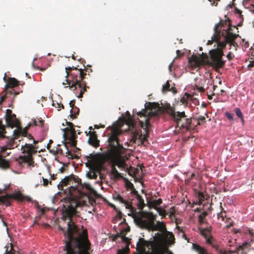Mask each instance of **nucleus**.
Wrapping results in <instances>:
<instances>
[{
  "label": "nucleus",
  "instance_id": "58",
  "mask_svg": "<svg viewBox=\"0 0 254 254\" xmlns=\"http://www.w3.org/2000/svg\"><path fill=\"white\" fill-rule=\"evenodd\" d=\"M249 234H250L251 236H253L254 235V232H253V231L252 229L251 230H249Z\"/></svg>",
  "mask_w": 254,
  "mask_h": 254
},
{
  "label": "nucleus",
  "instance_id": "33",
  "mask_svg": "<svg viewBox=\"0 0 254 254\" xmlns=\"http://www.w3.org/2000/svg\"><path fill=\"white\" fill-rule=\"evenodd\" d=\"M147 206L149 208H153L155 209H157V207H156L155 205V203L153 200H148V199H147Z\"/></svg>",
  "mask_w": 254,
  "mask_h": 254
},
{
  "label": "nucleus",
  "instance_id": "53",
  "mask_svg": "<svg viewBox=\"0 0 254 254\" xmlns=\"http://www.w3.org/2000/svg\"><path fill=\"white\" fill-rule=\"evenodd\" d=\"M60 171L61 172V173H63L64 172L65 170V169L64 167H61L60 169Z\"/></svg>",
  "mask_w": 254,
  "mask_h": 254
},
{
  "label": "nucleus",
  "instance_id": "51",
  "mask_svg": "<svg viewBox=\"0 0 254 254\" xmlns=\"http://www.w3.org/2000/svg\"><path fill=\"white\" fill-rule=\"evenodd\" d=\"M227 58L229 60H231L232 59V53L231 52H229L227 54Z\"/></svg>",
  "mask_w": 254,
  "mask_h": 254
},
{
  "label": "nucleus",
  "instance_id": "34",
  "mask_svg": "<svg viewBox=\"0 0 254 254\" xmlns=\"http://www.w3.org/2000/svg\"><path fill=\"white\" fill-rule=\"evenodd\" d=\"M197 195V198L199 199V203L200 204L205 199L204 194L202 192L199 191Z\"/></svg>",
  "mask_w": 254,
  "mask_h": 254
},
{
  "label": "nucleus",
  "instance_id": "40",
  "mask_svg": "<svg viewBox=\"0 0 254 254\" xmlns=\"http://www.w3.org/2000/svg\"><path fill=\"white\" fill-rule=\"evenodd\" d=\"M225 116L229 120L232 121L233 120V114L229 112H226L225 113Z\"/></svg>",
  "mask_w": 254,
  "mask_h": 254
},
{
  "label": "nucleus",
  "instance_id": "16",
  "mask_svg": "<svg viewBox=\"0 0 254 254\" xmlns=\"http://www.w3.org/2000/svg\"><path fill=\"white\" fill-rule=\"evenodd\" d=\"M90 136L88 139V143L94 147L99 146V140L97 139V135L95 131H89Z\"/></svg>",
  "mask_w": 254,
  "mask_h": 254
},
{
  "label": "nucleus",
  "instance_id": "47",
  "mask_svg": "<svg viewBox=\"0 0 254 254\" xmlns=\"http://www.w3.org/2000/svg\"><path fill=\"white\" fill-rule=\"evenodd\" d=\"M249 245L251 249L254 250V239L251 240V241L249 243Z\"/></svg>",
  "mask_w": 254,
  "mask_h": 254
},
{
  "label": "nucleus",
  "instance_id": "20",
  "mask_svg": "<svg viewBox=\"0 0 254 254\" xmlns=\"http://www.w3.org/2000/svg\"><path fill=\"white\" fill-rule=\"evenodd\" d=\"M136 198L137 199L138 201L137 206L138 209L140 210V211H143L142 210L144 208V206H145V204L144 203L143 198L140 195H138L137 197H136Z\"/></svg>",
  "mask_w": 254,
  "mask_h": 254
},
{
  "label": "nucleus",
  "instance_id": "44",
  "mask_svg": "<svg viewBox=\"0 0 254 254\" xmlns=\"http://www.w3.org/2000/svg\"><path fill=\"white\" fill-rule=\"evenodd\" d=\"M153 201L156 207H157V206L160 205L162 203V200L161 198H159L157 200H154Z\"/></svg>",
  "mask_w": 254,
  "mask_h": 254
},
{
  "label": "nucleus",
  "instance_id": "26",
  "mask_svg": "<svg viewBox=\"0 0 254 254\" xmlns=\"http://www.w3.org/2000/svg\"><path fill=\"white\" fill-rule=\"evenodd\" d=\"M32 122V124L36 126L43 127L44 124V121L41 118L37 120H33Z\"/></svg>",
  "mask_w": 254,
  "mask_h": 254
},
{
  "label": "nucleus",
  "instance_id": "37",
  "mask_svg": "<svg viewBox=\"0 0 254 254\" xmlns=\"http://www.w3.org/2000/svg\"><path fill=\"white\" fill-rule=\"evenodd\" d=\"M129 187L132 189V191H131V193L132 194H133L134 195H135L136 196V197H137L138 195H140L138 192V191L137 190H136L134 189V187H133V185L132 184H131V183H130L129 184Z\"/></svg>",
  "mask_w": 254,
  "mask_h": 254
},
{
  "label": "nucleus",
  "instance_id": "54",
  "mask_svg": "<svg viewBox=\"0 0 254 254\" xmlns=\"http://www.w3.org/2000/svg\"><path fill=\"white\" fill-rule=\"evenodd\" d=\"M176 228L179 231L183 232V228H181L180 226H177Z\"/></svg>",
  "mask_w": 254,
  "mask_h": 254
},
{
  "label": "nucleus",
  "instance_id": "46",
  "mask_svg": "<svg viewBox=\"0 0 254 254\" xmlns=\"http://www.w3.org/2000/svg\"><path fill=\"white\" fill-rule=\"evenodd\" d=\"M218 218H221L222 220H224V218L226 217L225 212H221L218 214Z\"/></svg>",
  "mask_w": 254,
  "mask_h": 254
},
{
  "label": "nucleus",
  "instance_id": "64",
  "mask_svg": "<svg viewBox=\"0 0 254 254\" xmlns=\"http://www.w3.org/2000/svg\"><path fill=\"white\" fill-rule=\"evenodd\" d=\"M183 238H184L185 239H186V240H187V239H188V238L187 237L186 235L185 234H183Z\"/></svg>",
  "mask_w": 254,
  "mask_h": 254
},
{
  "label": "nucleus",
  "instance_id": "57",
  "mask_svg": "<svg viewBox=\"0 0 254 254\" xmlns=\"http://www.w3.org/2000/svg\"><path fill=\"white\" fill-rule=\"evenodd\" d=\"M57 104L58 105V106L57 107L58 108H61L62 109H64V106L63 104H59V103H58Z\"/></svg>",
  "mask_w": 254,
  "mask_h": 254
},
{
  "label": "nucleus",
  "instance_id": "11",
  "mask_svg": "<svg viewBox=\"0 0 254 254\" xmlns=\"http://www.w3.org/2000/svg\"><path fill=\"white\" fill-rule=\"evenodd\" d=\"M212 227L211 226H207L206 228H198L199 234L206 240V243L207 244L211 245L213 248L215 249L218 246L212 243L213 237L211 234Z\"/></svg>",
  "mask_w": 254,
  "mask_h": 254
},
{
  "label": "nucleus",
  "instance_id": "30",
  "mask_svg": "<svg viewBox=\"0 0 254 254\" xmlns=\"http://www.w3.org/2000/svg\"><path fill=\"white\" fill-rule=\"evenodd\" d=\"M86 158L87 159V161L90 163H94L97 159L96 156L95 155L90 154L89 156H87Z\"/></svg>",
  "mask_w": 254,
  "mask_h": 254
},
{
  "label": "nucleus",
  "instance_id": "43",
  "mask_svg": "<svg viewBox=\"0 0 254 254\" xmlns=\"http://www.w3.org/2000/svg\"><path fill=\"white\" fill-rule=\"evenodd\" d=\"M156 210L158 211L160 215L163 216H165V211L164 210L161 209L160 208H158V207Z\"/></svg>",
  "mask_w": 254,
  "mask_h": 254
},
{
  "label": "nucleus",
  "instance_id": "8",
  "mask_svg": "<svg viewBox=\"0 0 254 254\" xmlns=\"http://www.w3.org/2000/svg\"><path fill=\"white\" fill-rule=\"evenodd\" d=\"M39 147L37 145H33L32 143H25L21 146L22 153L23 155H20L16 161L21 166L27 164L28 166H32L34 163L33 155L37 152Z\"/></svg>",
  "mask_w": 254,
  "mask_h": 254
},
{
  "label": "nucleus",
  "instance_id": "36",
  "mask_svg": "<svg viewBox=\"0 0 254 254\" xmlns=\"http://www.w3.org/2000/svg\"><path fill=\"white\" fill-rule=\"evenodd\" d=\"M42 179L43 182L42 185L44 187L48 186L49 184L51 185H52L51 181H49L48 179H45L44 177H42Z\"/></svg>",
  "mask_w": 254,
  "mask_h": 254
},
{
  "label": "nucleus",
  "instance_id": "21",
  "mask_svg": "<svg viewBox=\"0 0 254 254\" xmlns=\"http://www.w3.org/2000/svg\"><path fill=\"white\" fill-rule=\"evenodd\" d=\"M111 174L115 179H119L122 177L121 174L118 171L114 165L112 167Z\"/></svg>",
  "mask_w": 254,
  "mask_h": 254
},
{
  "label": "nucleus",
  "instance_id": "28",
  "mask_svg": "<svg viewBox=\"0 0 254 254\" xmlns=\"http://www.w3.org/2000/svg\"><path fill=\"white\" fill-rule=\"evenodd\" d=\"M88 178L90 179H97L98 175L95 171H90L87 173Z\"/></svg>",
  "mask_w": 254,
  "mask_h": 254
},
{
  "label": "nucleus",
  "instance_id": "9",
  "mask_svg": "<svg viewBox=\"0 0 254 254\" xmlns=\"http://www.w3.org/2000/svg\"><path fill=\"white\" fill-rule=\"evenodd\" d=\"M12 200H15L20 202L24 201H31V198L28 196L23 195L19 191L11 194L6 193L5 195H0V202L5 206H10Z\"/></svg>",
  "mask_w": 254,
  "mask_h": 254
},
{
  "label": "nucleus",
  "instance_id": "25",
  "mask_svg": "<svg viewBox=\"0 0 254 254\" xmlns=\"http://www.w3.org/2000/svg\"><path fill=\"white\" fill-rule=\"evenodd\" d=\"M70 117L72 118H75L76 116L78 115L79 112V109L78 108L75 107L73 109L70 110Z\"/></svg>",
  "mask_w": 254,
  "mask_h": 254
},
{
  "label": "nucleus",
  "instance_id": "6",
  "mask_svg": "<svg viewBox=\"0 0 254 254\" xmlns=\"http://www.w3.org/2000/svg\"><path fill=\"white\" fill-rule=\"evenodd\" d=\"M108 129L111 132L108 133V142L110 148L107 151V154L110 156H117L121 153L122 150L124 149L122 144L120 143L118 136L122 134L118 124L115 123L112 126L109 127Z\"/></svg>",
  "mask_w": 254,
  "mask_h": 254
},
{
  "label": "nucleus",
  "instance_id": "50",
  "mask_svg": "<svg viewBox=\"0 0 254 254\" xmlns=\"http://www.w3.org/2000/svg\"><path fill=\"white\" fill-rule=\"evenodd\" d=\"M214 34L213 35V37H212L211 40H208L207 42V45H211L212 44L213 42H215L217 43V42L215 40H213V38L214 37Z\"/></svg>",
  "mask_w": 254,
  "mask_h": 254
},
{
  "label": "nucleus",
  "instance_id": "42",
  "mask_svg": "<svg viewBox=\"0 0 254 254\" xmlns=\"http://www.w3.org/2000/svg\"><path fill=\"white\" fill-rule=\"evenodd\" d=\"M195 89L197 90L198 92L203 93L204 92L205 89L202 86H199L197 85H195Z\"/></svg>",
  "mask_w": 254,
  "mask_h": 254
},
{
  "label": "nucleus",
  "instance_id": "45",
  "mask_svg": "<svg viewBox=\"0 0 254 254\" xmlns=\"http://www.w3.org/2000/svg\"><path fill=\"white\" fill-rule=\"evenodd\" d=\"M10 184L5 185L1 191L3 192H4L5 191H7V190H10Z\"/></svg>",
  "mask_w": 254,
  "mask_h": 254
},
{
  "label": "nucleus",
  "instance_id": "1",
  "mask_svg": "<svg viewBox=\"0 0 254 254\" xmlns=\"http://www.w3.org/2000/svg\"><path fill=\"white\" fill-rule=\"evenodd\" d=\"M233 29L238 28L235 26L231 25V22L229 19L228 21L221 20L216 24L214 27V36L213 40L217 42L218 48L211 50L209 51L210 58L211 62L208 61L207 64L209 65L216 68H221L225 64V61L222 60L224 55L223 49L225 48L227 44L230 46L235 47L236 50L237 44L235 40L239 36L233 33Z\"/></svg>",
  "mask_w": 254,
  "mask_h": 254
},
{
  "label": "nucleus",
  "instance_id": "13",
  "mask_svg": "<svg viewBox=\"0 0 254 254\" xmlns=\"http://www.w3.org/2000/svg\"><path fill=\"white\" fill-rule=\"evenodd\" d=\"M215 250L220 254H247L242 246L239 247L236 251H227L219 247H216Z\"/></svg>",
  "mask_w": 254,
  "mask_h": 254
},
{
  "label": "nucleus",
  "instance_id": "60",
  "mask_svg": "<svg viewBox=\"0 0 254 254\" xmlns=\"http://www.w3.org/2000/svg\"><path fill=\"white\" fill-rule=\"evenodd\" d=\"M85 70L86 72H92V69L91 68H90V69L85 68Z\"/></svg>",
  "mask_w": 254,
  "mask_h": 254
},
{
  "label": "nucleus",
  "instance_id": "12",
  "mask_svg": "<svg viewBox=\"0 0 254 254\" xmlns=\"http://www.w3.org/2000/svg\"><path fill=\"white\" fill-rule=\"evenodd\" d=\"M66 124L68 126V127H70V129H69L68 127L64 129V136H66L65 131L67 130H69L71 134V135L69 137V139L72 142V145L75 146H76V141L75 140L76 135L75 133L76 131L73 127L74 125L72 123L68 122L67 121H66Z\"/></svg>",
  "mask_w": 254,
  "mask_h": 254
},
{
  "label": "nucleus",
  "instance_id": "31",
  "mask_svg": "<svg viewBox=\"0 0 254 254\" xmlns=\"http://www.w3.org/2000/svg\"><path fill=\"white\" fill-rule=\"evenodd\" d=\"M170 84L169 83V81L166 82V84L164 85L162 87V92H165L166 91H170Z\"/></svg>",
  "mask_w": 254,
  "mask_h": 254
},
{
  "label": "nucleus",
  "instance_id": "27",
  "mask_svg": "<svg viewBox=\"0 0 254 254\" xmlns=\"http://www.w3.org/2000/svg\"><path fill=\"white\" fill-rule=\"evenodd\" d=\"M207 215V212L203 211L198 216V221L200 224H202L204 222V219Z\"/></svg>",
  "mask_w": 254,
  "mask_h": 254
},
{
  "label": "nucleus",
  "instance_id": "41",
  "mask_svg": "<svg viewBox=\"0 0 254 254\" xmlns=\"http://www.w3.org/2000/svg\"><path fill=\"white\" fill-rule=\"evenodd\" d=\"M188 98H189V99L191 100L192 101V102L194 104L197 105V104H198V103H199L198 100L197 99H196V98H193V96L189 95Z\"/></svg>",
  "mask_w": 254,
  "mask_h": 254
},
{
  "label": "nucleus",
  "instance_id": "39",
  "mask_svg": "<svg viewBox=\"0 0 254 254\" xmlns=\"http://www.w3.org/2000/svg\"><path fill=\"white\" fill-rule=\"evenodd\" d=\"M162 237H163V236H162V234L157 233L156 234L154 239L158 241H161L162 239Z\"/></svg>",
  "mask_w": 254,
  "mask_h": 254
},
{
  "label": "nucleus",
  "instance_id": "5",
  "mask_svg": "<svg viewBox=\"0 0 254 254\" xmlns=\"http://www.w3.org/2000/svg\"><path fill=\"white\" fill-rule=\"evenodd\" d=\"M156 215L151 212L139 211L136 214L134 220L137 226L141 228L151 231H159L161 233L167 232L165 223L157 221L156 223Z\"/></svg>",
  "mask_w": 254,
  "mask_h": 254
},
{
  "label": "nucleus",
  "instance_id": "23",
  "mask_svg": "<svg viewBox=\"0 0 254 254\" xmlns=\"http://www.w3.org/2000/svg\"><path fill=\"white\" fill-rule=\"evenodd\" d=\"M115 165L122 169H127V165L124 161L118 160L115 162Z\"/></svg>",
  "mask_w": 254,
  "mask_h": 254
},
{
  "label": "nucleus",
  "instance_id": "35",
  "mask_svg": "<svg viewBox=\"0 0 254 254\" xmlns=\"http://www.w3.org/2000/svg\"><path fill=\"white\" fill-rule=\"evenodd\" d=\"M196 120L197 121V125H200L201 124L200 122H205V118L202 116H199L198 117L196 118Z\"/></svg>",
  "mask_w": 254,
  "mask_h": 254
},
{
  "label": "nucleus",
  "instance_id": "48",
  "mask_svg": "<svg viewBox=\"0 0 254 254\" xmlns=\"http://www.w3.org/2000/svg\"><path fill=\"white\" fill-rule=\"evenodd\" d=\"M69 104L70 107L71 108V109H73V108H74L75 107L74 105L75 100L70 101Z\"/></svg>",
  "mask_w": 254,
  "mask_h": 254
},
{
  "label": "nucleus",
  "instance_id": "38",
  "mask_svg": "<svg viewBox=\"0 0 254 254\" xmlns=\"http://www.w3.org/2000/svg\"><path fill=\"white\" fill-rule=\"evenodd\" d=\"M137 246H140L141 247H144L146 246V242L143 239L140 238L139 239V242L137 243Z\"/></svg>",
  "mask_w": 254,
  "mask_h": 254
},
{
  "label": "nucleus",
  "instance_id": "62",
  "mask_svg": "<svg viewBox=\"0 0 254 254\" xmlns=\"http://www.w3.org/2000/svg\"><path fill=\"white\" fill-rule=\"evenodd\" d=\"M56 179V177L54 176V175H51V180H54Z\"/></svg>",
  "mask_w": 254,
  "mask_h": 254
},
{
  "label": "nucleus",
  "instance_id": "24",
  "mask_svg": "<svg viewBox=\"0 0 254 254\" xmlns=\"http://www.w3.org/2000/svg\"><path fill=\"white\" fill-rule=\"evenodd\" d=\"M234 111H235L236 115L238 116V117H239V118L241 119L242 124L244 125L245 121H244L243 115L242 114V113L241 110L238 108H236L235 109Z\"/></svg>",
  "mask_w": 254,
  "mask_h": 254
},
{
  "label": "nucleus",
  "instance_id": "7",
  "mask_svg": "<svg viewBox=\"0 0 254 254\" xmlns=\"http://www.w3.org/2000/svg\"><path fill=\"white\" fill-rule=\"evenodd\" d=\"M167 112L173 117L177 127L180 129L187 131L195 129L196 126L192 124L191 118H188L185 112H176L174 107L169 106L167 109Z\"/></svg>",
  "mask_w": 254,
  "mask_h": 254
},
{
  "label": "nucleus",
  "instance_id": "29",
  "mask_svg": "<svg viewBox=\"0 0 254 254\" xmlns=\"http://www.w3.org/2000/svg\"><path fill=\"white\" fill-rule=\"evenodd\" d=\"M50 152H53L55 154L62 155L63 154V150L60 148L59 145L56 147L55 150L53 149L50 150Z\"/></svg>",
  "mask_w": 254,
  "mask_h": 254
},
{
  "label": "nucleus",
  "instance_id": "17",
  "mask_svg": "<svg viewBox=\"0 0 254 254\" xmlns=\"http://www.w3.org/2000/svg\"><path fill=\"white\" fill-rule=\"evenodd\" d=\"M113 198L115 200L124 204L127 209H133L131 202L124 200L120 194L117 193L114 194L113 195Z\"/></svg>",
  "mask_w": 254,
  "mask_h": 254
},
{
  "label": "nucleus",
  "instance_id": "55",
  "mask_svg": "<svg viewBox=\"0 0 254 254\" xmlns=\"http://www.w3.org/2000/svg\"><path fill=\"white\" fill-rule=\"evenodd\" d=\"M118 216L119 217V218H120V219L121 220L122 218V213H121V212L119 211L118 213Z\"/></svg>",
  "mask_w": 254,
  "mask_h": 254
},
{
  "label": "nucleus",
  "instance_id": "4",
  "mask_svg": "<svg viewBox=\"0 0 254 254\" xmlns=\"http://www.w3.org/2000/svg\"><path fill=\"white\" fill-rule=\"evenodd\" d=\"M160 107L157 103H149L147 108L142 109L137 113V115L140 117H144V121H139L140 126L145 130V134H139L138 131H135L133 134V139L134 141L138 138L141 141V143L144 144L147 140L148 133V128L150 126L149 120L150 117H155L158 115Z\"/></svg>",
  "mask_w": 254,
  "mask_h": 254
},
{
  "label": "nucleus",
  "instance_id": "56",
  "mask_svg": "<svg viewBox=\"0 0 254 254\" xmlns=\"http://www.w3.org/2000/svg\"><path fill=\"white\" fill-rule=\"evenodd\" d=\"M170 89H171L170 91H172L174 93H175L177 92L175 87H172L171 88H170Z\"/></svg>",
  "mask_w": 254,
  "mask_h": 254
},
{
  "label": "nucleus",
  "instance_id": "19",
  "mask_svg": "<svg viewBox=\"0 0 254 254\" xmlns=\"http://www.w3.org/2000/svg\"><path fill=\"white\" fill-rule=\"evenodd\" d=\"M4 152H0V168L7 169L9 166V163L8 161L2 157Z\"/></svg>",
  "mask_w": 254,
  "mask_h": 254
},
{
  "label": "nucleus",
  "instance_id": "59",
  "mask_svg": "<svg viewBox=\"0 0 254 254\" xmlns=\"http://www.w3.org/2000/svg\"><path fill=\"white\" fill-rule=\"evenodd\" d=\"M251 50L252 56L254 57V50L253 49V46L251 47Z\"/></svg>",
  "mask_w": 254,
  "mask_h": 254
},
{
  "label": "nucleus",
  "instance_id": "22",
  "mask_svg": "<svg viewBox=\"0 0 254 254\" xmlns=\"http://www.w3.org/2000/svg\"><path fill=\"white\" fill-rule=\"evenodd\" d=\"M5 133V127L2 125V121H0V139L6 138Z\"/></svg>",
  "mask_w": 254,
  "mask_h": 254
},
{
  "label": "nucleus",
  "instance_id": "18",
  "mask_svg": "<svg viewBox=\"0 0 254 254\" xmlns=\"http://www.w3.org/2000/svg\"><path fill=\"white\" fill-rule=\"evenodd\" d=\"M192 249L195 251L197 254H209L207 250L197 244H193Z\"/></svg>",
  "mask_w": 254,
  "mask_h": 254
},
{
  "label": "nucleus",
  "instance_id": "32",
  "mask_svg": "<svg viewBox=\"0 0 254 254\" xmlns=\"http://www.w3.org/2000/svg\"><path fill=\"white\" fill-rule=\"evenodd\" d=\"M130 231V228L127 227L123 229L118 236H126V234Z\"/></svg>",
  "mask_w": 254,
  "mask_h": 254
},
{
  "label": "nucleus",
  "instance_id": "61",
  "mask_svg": "<svg viewBox=\"0 0 254 254\" xmlns=\"http://www.w3.org/2000/svg\"><path fill=\"white\" fill-rule=\"evenodd\" d=\"M160 254H173L170 252H167V253L162 252V253H160Z\"/></svg>",
  "mask_w": 254,
  "mask_h": 254
},
{
  "label": "nucleus",
  "instance_id": "63",
  "mask_svg": "<svg viewBox=\"0 0 254 254\" xmlns=\"http://www.w3.org/2000/svg\"><path fill=\"white\" fill-rule=\"evenodd\" d=\"M38 142V140H35L33 139V144H34V145H36V144Z\"/></svg>",
  "mask_w": 254,
  "mask_h": 254
},
{
  "label": "nucleus",
  "instance_id": "2",
  "mask_svg": "<svg viewBox=\"0 0 254 254\" xmlns=\"http://www.w3.org/2000/svg\"><path fill=\"white\" fill-rule=\"evenodd\" d=\"M5 118L7 126L11 128L15 127L16 128L13 130V137L8 139L5 146L2 147L0 146V152H5L7 149H11L16 147L17 145L15 140L18 139L20 136H27L29 139H33V137L31 134H27L28 127L32 125L31 123L29 125L28 127L23 128L21 126L19 120L16 118V115L13 114L12 111L10 109H7L6 110Z\"/></svg>",
  "mask_w": 254,
  "mask_h": 254
},
{
  "label": "nucleus",
  "instance_id": "52",
  "mask_svg": "<svg viewBox=\"0 0 254 254\" xmlns=\"http://www.w3.org/2000/svg\"><path fill=\"white\" fill-rule=\"evenodd\" d=\"M254 66V61L250 62V63L248 65V67L251 68Z\"/></svg>",
  "mask_w": 254,
  "mask_h": 254
},
{
  "label": "nucleus",
  "instance_id": "49",
  "mask_svg": "<svg viewBox=\"0 0 254 254\" xmlns=\"http://www.w3.org/2000/svg\"><path fill=\"white\" fill-rule=\"evenodd\" d=\"M45 209L44 208H42L40 211L39 217H41L42 215L45 214Z\"/></svg>",
  "mask_w": 254,
  "mask_h": 254
},
{
  "label": "nucleus",
  "instance_id": "10",
  "mask_svg": "<svg viewBox=\"0 0 254 254\" xmlns=\"http://www.w3.org/2000/svg\"><path fill=\"white\" fill-rule=\"evenodd\" d=\"M19 85V81L16 80L15 78L10 77L8 78L7 84L5 85L4 91L5 94L0 97V110H1V104L2 102L4 101L5 98L7 97L8 94H14L13 97H15L19 94L18 92H16L13 89L14 87H16Z\"/></svg>",
  "mask_w": 254,
  "mask_h": 254
},
{
  "label": "nucleus",
  "instance_id": "3",
  "mask_svg": "<svg viewBox=\"0 0 254 254\" xmlns=\"http://www.w3.org/2000/svg\"><path fill=\"white\" fill-rule=\"evenodd\" d=\"M65 71L66 77H68V78L66 79V83L63 82V84H68V86L66 87H69L72 90H75L78 86L80 88V93L77 97L82 98L84 93L87 91V89L89 88V86H86V83L84 80L86 73L83 72L82 69L78 68L73 66L65 67Z\"/></svg>",
  "mask_w": 254,
  "mask_h": 254
},
{
  "label": "nucleus",
  "instance_id": "15",
  "mask_svg": "<svg viewBox=\"0 0 254 254\" xmlns=\"http://www.w3.org/2000/svg\"><path fill=\"white\" fill-rule=\"evenodd\" d=\"M122 238V241L125 243L126 246L124 248L119 250L117 254H127L129 251V245L130 239L126 237V236H118Z\"/></svg>",
  "mask_w": 254,
  "mask_h": 254
},
{
  "label": "nucleus",
  "instance_id": "14",
  "mask_svg": "<svg viewBox=\"0 0 254 254\" xmlns=\"http://www.w3.org/2000/svg\"><path fill=\"white\" fill-rule=\"evenodd\" d=\"M203 62V60L196 55H192L189 59V64L192 68L199 67Z\"/></svg>",
  "mask_w": 254,
  "mask_h": 254
}]
</instances>
